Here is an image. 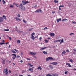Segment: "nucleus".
<instances>
[{"instance_id":"12","label":"nucleus","mask_w":76,"mask_h":76,"mask_svg":"<svg viewBox=\"0 0 76 76\" xmlns=\"http://www.w3.org/2000/svg\"><path fill=\"white\" fill-rule=\"evenodd\" d=\"M15 19L16 20H20V21H21V20L18 17H15Z\"/></svg>"},{"instance_id":"27","label":"nucleus","mask_w":76,"mask_h":76,"mask_svg":"<svg viewBox=\"0 0 76 76\" xmlns=\"http://www.w3.org/2000/svg\"><path fill=\"white\" fill-rule=\"evenodd\" d=\"M15 4L16 6H17V7H20V5L18 4Z\"/></svg>"},{"instance_id":"23","label":"nucleus","mask_w":76,"mask_h":76,"mask_svg":"<svg viewBox=\"0 0 76 76\" xmlns=\"http://www.w3.org/2000/svg\"><path fill=\"white\" fill-rule=\"evenodd\" d=\"M67 19L66 18H64L62 20V21L63 22L64 21H65L66 20H67Z\"/></svg>"},{"instance_id":"7","label":"nucleus","mask_w":76,"mask_h":76,"mask_svg":"<svg viewBox=\"0 0 76 76\" xmlns=\"http://www.w3.org/2000/svg\"><path fill=\"white\" fill-rule=\"evenodd\" d=\"M29 54L31 55H33V56H34V55H35V54H36V53H34L32 52H30Z\"/></svg>"},{"instance_id":"16","label":"nucleus","mask_w":76,"mask_h":76,"mask_svg":"<svg viewBox=\"0 0 76 76\" xmlns=\"http://www.w3.org/2000/svg\"><path fill=\"white\" fill-rule=\"evenodd\" d=\"M45 48H47V47H45V48H42L40 49V50H44V49H45Z\"/></svg>"},{"instance_id":"35","label":"nucleus","mask_w":76,"mask_h":76,"mask_svg":"<svg viewBox=\"0 0 76 76\" xmlns=\"http://www.w3.org/2000/svg\"><path fill=\"white\" fill-rule=\"evenodd\" d=\"M46 76H52V75H51V74H48V75H46Z\"/></svg>"},{"instance_id":"45","label":"nucleus","mask_w":76,"mask_h":76,"mask_svg":"<svg viewBox=\"0 0 76 76\" xmlns=\"http://www.w3.org/2000/svg\"><path fill=\"white\" fill-rule=\"evenodd\" d=\"M12 56H16V54H12Z\"/></svg>"},{"instance_id":"32","label":"nucleus","mask_w":76,"mask_h":76,"mask_svg":"<svg viewBox=\"0 0 76 76\" xmlns=\"http://www.w3.org/2000/svg\"><path fill=\"white\" fill-rule=\"evenodd\" d=\"M49 67H50L51 69H53V66L51 65L49 66Z\"/></svg>"},{"instance_id":"42","label":"nucleus","mask_w":76,"mask_h":76,"mask_svg":"<svg viewBox=\"0 0 76 76\" xmlns=\"http://www.w3.org/2000/svg\"><path fill=\"white\" fill-rule=\"evenodd\" d=\"M9 38V39L10 41H11L12 40V38L11 37H8Z\"/></svg>"},{"instance_id":"5","label":"nucleus","mask_w":76,"mask_h":76,"mask_svg":"<svg viewBox=\"0 0 76 76\" xmlns=\"http://www.w3.org/2000/svg\"><path fill=\"white\" fill-rule=\"evenodd\" d=\"M19 9H21V10H25V7H20Z\"/></svg>"},{"instance_id":"52","label":"nucleus","mask_w":76,"mask_h":76,"mask_svg":"<svg viewBox=\"0 0 76 76\" xmlns=\"http://www.w3.org/2000/svg\"><path fill=\"white\" fill-rule=\"evenodd\" d=\"M48 29V28L47 27H45L44 28V29Z\"/></svg>"},{"instance_id":"26","label":"nucleus","mask_w":76,"mask_h":76,"mask_svg":"<svg viewBox=\"0 0 76 76\" xmlns=\"http://www.w3.org/2000/svg\"><path fill=\"white\" fill-rule=\"evenodd\" d=\"M13 50H15V51H16V52L17 53H19V51L18 50H16V49H14Z\"/></svg>"},{"instance_id":"21","label":"nucleus","mask_w":76,"mask_h":76,"mask_svg":"<svg viewBox=\"0 0 76 76\" xmlns=\"http://www.w3.org/2000/svg\"><path fill=\"white\" fill-rule=\"evenodd\" d=\"M17 42L18 43V44H20V40H18L17 41Z\"/></svg>"},{"instance_id":"43","label":"nucleus","mask_w":76,"mask_h":76,"mask_svg":"<svg viewBox=\"0 0 76 76\" xmlns=\"http://www.w3.org/2000/svg\"><path fill=\"white\" fill-rule=\"evenodd\" d=\"M20 6L22 7L23 5L22 4H20Z\"/></svg>"},{"instance_id":"51","label":"nucleus","mask_w":76,"mask_h":76,"mask_svg":"<svg viewBox=\"0 0 76 76\" xmlns=\"http://www.w3.org/2000/svg\"><path fill=\"white\" fill-rule=\"evenodd\" d=\"M72 23H74V24H76V22H75V21H72Z\"/></svg>"},{"instance_id":"57","label":"nucleus","mask_w":76,"mask_h":76,"mask_svg":"<svg viewBox=\"0 0 76 76\" xmlns=\"http://www.w3.org/2000/svg\"><path fill=\"white\" fill-rule=\"evenodd\" d=\"M61 41V40H57V42H60V41Z\"/></svg>"},{"instance_id":"8","label":"nucleus","mask_w":76,"mask_h":76,"mask_svg":"<svg viewBox=\"0 0 76 76\" xmlns=\"http://www.w3.org/2000/svg\"><path fill=\"white\" fill-rule=\"evenodd\" d=\"M66 66H68L69 67H72V66H71L70 64L69 63H66Z\"/></svg>"},{"instance_id":"28","label":"nucleus","mask_w":76,"mask_h":76,"mask_svg":"<svg viewBox=\"0 0 76 76\" xmlns=\"http://www.w3.org/2000/svg\"><path fill=\"white\" fill-rule=\"evenodd\" d=\"M16 56H13L12 57V58H13V59H14H14H15V58H16Z\"/></svg>"},{"instance_id":"39","label":"nucleus","mask_w":76,"mask_h":76,"mask_svg":"<svg viewBox=\"0 0 76 76\" xmlns=\"http://www.w3.org/2000/svg\"><path fill=\"white\" fill-rule=\"evenodd\" d=\"M23 22H24V23H26V21L25 20H23Z\"/></svg>"},{"instance_id":"58","label":"nucleus","mask_w":76,"mask_h":76,"mask_svg":"<svg viewBox=\"0 0 76 76\" xmlns=\"http://www.w3.org/2000/svg\"><path fill=\"white\" fill-rule=\"evenodd\" d=\"M72 34H74V33H71L70 34V35H72Z\"/></svg>"},{"instance_id":"34","label":"nucleus","mask_w":76,"mask_h":76,"mask_svg":"<svg viewBox=\"0 0 76 76\" xmlns=\"http://www.w3.org/2000/svg\"><path fill=\"white\" fill-rule=\"evenodd\" d=\"M2 44H5V43L4 42L0 43V45H2Z\"/></svg>"},{"instance_id":"19","label":"nucleus","mask_w":76,"mask_h":76,"mask_svg":"<svg viewBox=\"0 0 76 76\" xmlns=\"http://www.w3.org/2000/svg\"><path fill=\"white\" fill-rule=\"evenodd\" d=\"M58 76V74L56 73H55L53 75V76Z\"/></svg>"},{"instance_id":"61","label":"nucleus","mask_w":76,"mask_h":76,"mask_svg":"<svg viewBox=\"0 0 76 76\" xmlns=\"http://www.w3.org/2000/svg\"><path fill=\"white\" fill-rule=\"evenodd\" d=\"M32 28L29 29V31H32Z\"/></svg>"},{"instance_id":"33","label":"nucleus","mask_w":76,"mask_h":76,"mask_svg":"<svg viewBox=\"0 0 76 76\" xmlns=\"http://www.w3.org/2000/svg\"><path fill=\"white\" fill-rule=\"evenodd\" d=\"M11 51L12 52H13V53H14V54L16 53V52H15V51L13 50H11Z\"/></svg>"},{"instance_id":"11","label":"nucleus","mask_w":76,"mask_h":76,"mask_svg":"<svg viewBox=\"0 0 76 76\" xmlns=\"http://www.w3.org/2000/svg\"><path fill=\"white\" fill-rule=\"evenodd\" d=\"M28 70L29 71H31V72H33V71H34V70H33V69H32V68H29L28 69Z\"/></svg>"},{"instance_id":"30","label":"nucleus","mask_w":76,"mask_h":76,"mask_svg":"<svg viewBox=\"0 0 76 76\" xmlns=\"http://www.w3.org/2000/svg\"><path fill=\"white\" fill-rule=\"evenodd\" d=\"M2 3L3 4H5V3H6V2L5 1H4V0H2Z\"/></svg>"},{"instance_id":"44","label":"nucleus","mask_w":76,"mask_h":76,"mask_svg":"<svg viewBox=\"0 0 76 76\" xmlns=\"http://www.w3.org/2000/svg\"><path fill=\"white\" fill-rule=\"evenodd\" d=\"M10 7H13V6L12 5H11L10 6Z\"/></svg>"},{"instance_id":"4","label":"nucleus","mask_w":76,"mask_h":76,"mask_svg":"<svg viewBox=\"0 0 76 76\" xmlns=\"http://www.w3.org/2000/svg\"><path fill=\"white\" fill-rule=\"evenodd\" d=\"M41 12V13H42V10H41V9H38V10H36V11H35L34 12H35H35L36 13H37V12Z\"/></svg>"},{"instance_id":"50","label":"nucleus","mask_w":76,"mask_h":76,"mask_svg":"<svg viewBox=\"0 0 76 76\" xmlns=\"http://www.w3.org/2000/svg\"><path fill=\"white\" fill-rule=\"evenodd\" d=\"M66 52H69V49H68L66 50Z\"/></svg>"},{"instance_id":"54","label":"nucleus","mask_w":76,"mask_h":76,"mask_svg":"<svg viewBox=\"0 0 76 76\" xmlns=\"http://www.w3.org/2000/svg\"><path fill=\"white\" fill-rule=\"evenodd\" d=\"M52 13L53 14L55 13H56V12H55V11H53L52 12Z\"/></svg>"},{"instance_id":"49","label":"nucleus","mask_w":76,"mask_h":76,"mask_svg":"<svg viewBox=\"0 0 76 76\" xmlns=\"http://www.w3.org/2000/svg\"><path fill=\"white\" fill-rule=\"evenodd\" d=\"M18 17V18H19L20 17V15L18 14V15L17 16Z\"/></svg>"},{"instance_id":"40","label":"nucleus","mask_w":76,"mask_h":76,"mask_svg":"<svg viewBox=\"0 0 76 76\" xmlns=\"http://www.w3.org/2000/svg\"><path fill=\"white\" fill-rule=\"evenodd\" d=\"M59 7H64V5H60Z\"/></svg>"},{"instance_id":"18","label":"nucleus","mask_w":76,"mask_h":76,"mask_svg":"<svg viewBox=\"0 0 76 76\" xmlns=\"http://www.w3.org/2000/svg\"><path fill=\"white\" fill-rule=\"evenodd\" d=\"M2 64H5V61L3 59H2Z\"/></svg>"},{"instance_id":"22","label":"nucleus","mask_w":76,"mask_h":76,"mask_svg":"<svg viewBox=\"0 0 76 76\" xmlns=\"http://www.w3.org/2000/svg\"><path fill=\"white\" fill-rule=\"evenodd\" d=\"M62 42H64V41H63V39H62V40H61V42H60V44H61Z\"/></svg>"},{"instance_id":"10","label":"nucleus","mask_w":76,"mask_h":76,"mask_svg":"<svg viewBox=\"0 0 76 76\" xmlns=\"http://www.w3.org/2000/svg\"><path fill=\"white\" fill-rule=\"evenodd\" d=\"M50 36H52V37H54V34L53 33H51L50 34Z\"/></svg>"},{"instance_id":"56","label":"nucleus","mask_w":76,"mask_h":76,"mask_svg":"<svg viewBox=\"0 0 76 76\" xmlns=\"http://www.w3.org/2000/svg\"><path fill=\"white\" fill-rule=\"evenodd\" d=\"M41 39H42V37H40L39 38V40H40V41H41Z\"/></svg>"},{"instance_id":"1","label":"nucleus","mask_w":76,"mask_h":76,"mask_svg":"<svg viewBox=\"0 0 76 76\" xmlns=\"http://www.w3.org/2000/svg\"><path fill=\"white\" fill-rule=\"evenodd\" d=\"M56 60V59L54 58H53L51 57H48L46 58V61H49L50 60V61L51 60H53V61H54Z\"/></svg>"},{"instance_id":"64","label":"nucleus","mask_w":76,"mask_h":76,"mask_svg":"<svg viewBox=\"0 0 76 76\" xmlns=\"http://www.w3.org/2000/svg\"><path fill=\"white\" fill-rule=\"evenodd\" d=\"M17 31L18 32H19L20 30H17Z\"/></svg>"},{"instance_id":"9","label":"nucleus","mask_w":76,"mask_h":76,"mask_svg":"<svg viewBox=\"0 0 76 76\" xmlns=\"http://www.w3.org/2000/svg\"><path fill=\"white\" fill-rule=\"evenodd\" d=\"M4 20L3 19V17H0V22H3Z\"/></svg>"},{"instance_id":"29","label":"nucleus","mask_w":76,"mask_h":76,"mask_svg":"<svg viewBox=\"0 0 76 76\" xmlns=\"http://www.w3.org/2000/svg\"><path fill=\"white\" fill-rule=\"evenodd\" d=\"M69 60L70 62H73V60L72 59H70Z\"/></svg>"},{"instance_id":"25","label":"nucleus","mask_w":76,"mask_h":76,"mask_svg":"<svg viewBox=\"0 0 76 76\" xmlns=\"http://www.w3.org/2000/svg\"><path fill=\"white\" fill-rule=\"evenodd\" d=\"M4 31H9V29H4Z\"/></svg>"},{"instance_id":"14","label":"nucleus","mask_w":76,"mask_h":76,"mask_svg":"<svg viewBox=\"0 0 76 76\" xmlns=\"http://www.w3.org/2000/svg\"><path fill=\"white\" fill-rule=\"evenodd\" d=\"M61 18H59V19H57L56 20V21L57 22H60V21H61Z\"/></svg>"},{"instance_id":"41","label":"nucleus","mask_w":76,"mask_h":76,"mask_svg":"<svg viewBox=\"0 0 76 76\" xmlns=\"http://www.w3.org/2000/svg\"><path fill=\"white\" fill-rule=\"evenodd\" d=\"M67 72H68V71H66L65 72V74L66 75V74H67Z\"/></svg>"},{"instance_id":"20","label":"nucleus","mask_w":76,"mask_h":76,"mask_svg":"<svg viewBox=\"0 0 76 76\" xmlns=\"http://www.w3.org/2000/svg\"><path fill=\"white\" fill-rule=\"evenodd\" d=\"M58 1H57L56 0H54V2L55 3H58Z\"/></svg>"},{"instance_id":"55","label":"nucleus","mask_w":76,"mask_h":76,"mask_svg":"<svg viewBox=\"0 0 76 76\" xmlns=\"http://www.w3.org/2000/svg\"><path fill=\"white\" fill-rule=\"evenodd\" d=\"M59 10H61V8H60V7H59Z\"/></svg>"},{"instance_id":"31","label":"nucleus","mask_w":76,"mask_h":76,"mask_svg":"<svg viewBox=\"0 0 76 76\" xmlns=\"http://www.w3.org/2000/svg\"><path fill=\"white\" fill-rule=\"evenodd\" d=\"M66 51H63L62 53V54L63 55L64 54H66Z\"/></svg>"},{"instance_id":"17","label":"nucleus","mask_w":76,"mask_h":76,"mask_svg":"<svg viewBox=\"0 0 76 76\" xmlns=\"http://www.w3.org/2000/svg\"><path fill=\"white\" fill-rule=\"evenodd\" d=\"M43 54H48L47 52H45L44 51H43Z\"/></svg>"},{"instance_id":"38","label":"nucleus","mask_w":76,"mask_h":76,"mask_svg":"<svg viewBox=\"0 0 76 76\" xmlns=\"http://www.w3.org/2000/svg\"><path fill=\"white\" fill-rule=\"evenodd\" d=\"M45 42H48V41L47 39H45Z\"/></svg>"},{"instance_id":"13","label":"nucleus","mask_w":76,"mask_h":76,"mask_svg":"<svg viewBox=\"0 0 76 76\" xmlns=\"http://www.w3.org/2000/svg\"><path fill=\"white\" fill-rule=\"evenodd\" d=\"M37 70H42V68L41 67V66H39L37 68Z\"/></svg>"},{"instance_id":"2","label":"nucleus","mask_w":76,"mask_h":76,"mask_svg":"<svg viewBox=\"0 0 76 76\" xmlns=\"http://www.w3.org/2000/svg\"><path fill=\"white\" fill-rule=\"evenodd\" d=\"M4 72L6 75L8 74V69H4Z\"/></svg>"},{"instance_id":"63","label":"nucleus","mask_w":76,"mask_h":76,"mask_svg":"<svg viewBox=\"0 0 76 76\" xmlns=\"http://www.w3.org/2000/svg\"><path fill=\"white\" fill-rule=\"evenodd\" d=\"M9 72L10 73H11V71H10V70H9Z\"/></svg>"},{"instance_id":"62","label":"nucleus","mask_w":76,"mask_h":76,"mask_svg":"<svg viewBox=\"0 0 76 76\" xmlns=\"http://www.w3.org/2000/svg\"><path fill=\"white\" fill-rule=\"evenodd\" d=\"M20 63H22V62H23V61L21 60L20 61Z\"/></svg>"},{"instance_id":"53","label":"nucleus","mask_w":76,"mask_h":76,"mask_svg":"<svg viewBox=\"0 0 76 76\" xmlns=\"http://www.w3.org/2000/svg\"><path fill=\"white\" fill-rule=\"evenodd\" d=\"M22 73H25V71L24 70H23L22 71Z\"/></svg>"},{"instance_id":"37","label":"nucleus","mask_w":76,"mask_h":76,"mask_svg":"<svg viewBox=\"0 0 76 76\" xmlns=\"http://www.w3.org/2000/svg\"><path fill=\"white\" fill-rule=\"evenodd\" d=\"M28 64L29 66H34V65H31V64L28 63Z\"/></svg>"},{"instance_id":"46","label":"nucleus","mask_w":76,"mask_h":76,"mask_svg":"<svg viewBox=\"0 0 76 76\" xmlns=\"http://www.w3.org/2000/svg\"><path fill=\"white\" fill-rule=\"evenodd\" d=\"M23 31H19V33H22V32H23Z\"/></svg>"},{"instance_id":"15","label":"nucleus","mask_w":76,"mask_h":76,"mask_svg":"<svg viewBox=\"0 0 76 76\" xmlns=\"http://www.w3.org/2000/svg\"><path fill=\"white\" fill-rule=\"evenodd\" d=\"M31 38L32 39H33V40H34V39H35V37H34V36H31Z\"/></svg>"},{"instance_id":"24","label":"nucleus","mask_w":76,"mask_h":76,"mask_svg":"<svg viewBox=\"0 0 76 76\" xmlns=\"http://www.w3.org/2000/svg\"><path fill=\"white\" fill-rule=\"evenodd\" d=\"M2 17H3V18H4V19H5V20H6V19H6V16H5V15H3Z\"/></svg>"},{"instance_id":"48","label":"nucleus","mask_w":76,"mask_h":76,"mask_svg":"<svg viewBox=\"0 0 76 76\" xmlns=\"http://www.w3.org/2000/svg\"><path fill=\"white\" fill-rule=\"evenodd\" d=\"M74 51H75V52H76V49H74L73 50Z\"/></svg>"},{"instance_id":"36","label":"nucleus","mask_w":76,"mask_h":76,"mask_svg":"<svg viewBox=\"0 0 76 76\" xmlns=\"http://www.w3.org/2000/svg\"><path fill=\"white\" fill-rule=\"evenodd\" d=\"M35 35V33L34 32L32 33L31 34V36H33V35Z\"/></svg>"},{"instance_id":"6","label":"nucleus","mask_w":76,"mask_h":76,"mask_svg":"<svg viewBox=\"0 0 76 76\" xmlns=\"http://www.w3.org/2000/svg\"><path fill=\"white\" fill-rule=\"evenodd\" d=\"M51 64H53V65H56L58 64V63L57 62H53L51 63Z\"/></svg>"},{"instance_id":"59","label":"nucleus","mask_w":76,"mask_h":76,"mask_svg":"<svg viewBox=\"0 0 76 76\" xmlns=\"http://www.w3.org/2000/svg\"><path fill=\"white\" fill-rule=\"evenodd\" d=\"M27 59L28 60H31V59L29 58H27Z\"/></svg>"},{"instance_id":"47","label":"nucleus","mask_w":76,"mask_h":76,"mask_svg":"<svg viewBox=\"0 0 76 76\" xmlns=\"http://www.w3.org/2000/svg\"><path fill=\"white\" fill-rule=\"evenodd\" d=\"M20 57V56L18 55L17 56V58H19V57Z\"/></svg>"},{"instance_id":"3","label":"nucleus","mask_w":76,"mask_h":76,"mask_svg":"<svg viewBox=\"0 0 76 76\" xmlns=\"http://www.w3.org/2000/svg\"><path fill=\"white\" fill-rule=\"evenodd\" d=\"M22 3L23 5H25L27 4V3H29V1H26V2H25L23 0L22 1Z\"/></svg>"},{"instance_id":"60","label":"nucleus","mask_w":76,"mask_h":76,"mask_svg":"<svg viewBox=\"0 0 76 76\" xmlns=\"http://www.w3.org/2000/svg\"><path fill=\"white\" fill-rule=\"evenodd\" d=\"M34 58H37V57L35 56H34Z\"/></svg>"}]
</instances>
